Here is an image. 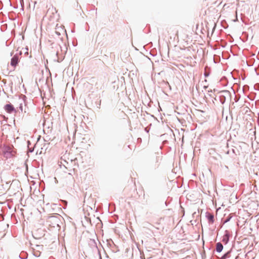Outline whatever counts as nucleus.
<instances>
[{"instance_id":"1","label":"nucleus","mask_w":259,"mask_h":259,"mask_svg":"<svg viewBox=\"0 0 259 259\" xmlns=\"http://www.w3.org/2000/svg\"><path fill=\"white\" fill-rule=\"evenodd\" d=\"M57 10L52 5H50L46 13V16L50 20H53L57 16Z\"/></svg>"},{"instance_id":"2","label":"nucleus","mask_w":259,"mask_h":259,"mask_svg":"<svg viewBox=\"0 0 259 259\" xmlns=\"http://www.w3.org/2000/svg\"><path fill=\"white\" fill-rule=\"evenodd\" d=\"M19 62V57L17 55H14L11 60V65L15 67Z\"/></svg>"},{"instance_id":"3","label":"nucleus","mask_w":259,"mask_h":259,"mask_svg":"<svg viewBox=\"0 0 259 259\" xmlns=\"http://www.w3.org/2000/svg\"><path fill=\"white\" fill-rule=\"evenodd\" d=\"M4 108L5 110L9 113H11L15 110L14 107L11 104L6 105Z\"/></svg>"},{"instance_id":"4","label":"nucleus","mask_w":259,"mask_h":259,"mask_svg":"<svg viewBox=\"0 0 259 259\" xmlns=\"http://www.w3.org/2000/svg\"><path fill=\"white\" fill-rule=\"evenodd\" d=\"M223 248V246L222 244V243L219 242L217 244L216 250L218 252H221Z\"/></svg>"},{"instance_id":"5","label":"nucleus","mask_w":259,"mask_h":259,"mask_svg":"<svg viewBox=\"0 0 259 259\" xmlns=\"http://www.w3.org/2000/svg\"><path fill=\"white\" fill-rule=\"evenodd\" d=\"M207 219L208 220V222L209 223H213V221H214V216L213 215L211 214H208L207 215Z\"/></svg>"},{"instance_id":"6","label":"nucleus","mask_w":259,"mask_h":259,"mask_svg":"<svg viewBox=\"0 0 259 259\" xmlns=\"http://www.w3.org/2000/svg\"><path fill=\"white\" fill-rule=\"evenodd\" d=\"M228 77L230 78H232V79L233 78V75L232 74V72H231L230 73V74L228 75Z\"/></svg>"},{"instance_id":"7","label":"nucleus","mask_w":259,"mask_h":259,"mask_svg":"<svg viewBox=\"0 0 259 259\" xmlns=\"http://www.w3.org/2000/svg\"><path fill=\"white\" fill-rule=\"evenodd\" d=\"M228 94H229V95H230V99L231 100L232 99V94L231 93H230V92L229 91H228Z\"/></svg>"},{"instance_id":"8","label":"nucleus","mask_w":259,"mask_h":259,"mask_svg":"<svg viewBox=\"0 0 259 259\" xmlns=\"http://www.w3.org/2000/svg\"><path fill=\"white\" fill-rule=\"evenodd\" d=\"M57 28H56V30H55V32L56 34H57L58 35H60V32H58L57 30Z\"/></svg>"},{"instance_id":"9","label":"nucleus","mask_w":259,"mask_h":259,"mask_svg":"<svg viewBox=\"0 0 259 259\" xmlns=\"http://www.w3.org/2000/svg\"><path fill=\"white\" fill-rule=\"evenodd\" d=\"M26 52L25 53V54L26 55H28V49L27 48H26Z\"/></svg>"},{"instance_id":"10","label":"nucleus","mask_w":259,"mask_h":259,"mask_svg":"<svg viewBox=\"0 0 259 259\" xmlns=\"http://www.w3.org/2000/svg\"><path fill=\"white\" fill-rule=\"evenodd\" d=\"M8 151H9L8 148H7V150H4V152L5 153L6 151L8 152Z\"/></svg>"},{"instance_id":"11","label":"nucleus","mask_w":259,"mask_h":259,"mask_svg":"<svg viewBox=\"0 0 259 259\" xmlns=\"http://www.w3.org/2000/svg\"><path fill=\"white\" fill-rule=\"evenodd\" d=\"M226 256H227V253L223 255V259H225Z\"/></svg>"},{"instance_id":"12","label":"nucleus","mask_w":259,"mask_h":259,"mask_svg":"<svg viewBox=\"0 0 259 259\" xmlns=\"http://www.w3.org/2000/svg\"><path fill=\"white\" fill-rule=\"evenodd\" d=\"M231 89L232 90V91H233V95H234L235 94V92H234L232 87H231Z\"/></svg>"},{"instance_id":"13","label":"nucleus","mask_w":259,"mask_h":259,"mask_svg":"<svg viewBox=\"0 0 259 259\" xmlns=\"http://www.w3.org/2000/svg\"><path fill=\"white\" fill-rule=\"evenodd\" d=\"M6 148H8V149H9V151H10V150H11V148L10 147H6Z\"/></svg>"},{"instance_id":"14","label":"nucleus","mask_w":259,"mask_h":259,"mask_svg":"<svg viewBox=\"0 0 259 259\" xmlns=\"http://www.w3.org/2000/svg\"><path fill=\"white\" fill-rule=\"evenodd\" d=\"M231 217H230V218H228V220H227V221H228V222H229V220H230V219H231Z\"/></svg>"},{"instance_id":"15","label":"nucleus","mask_w":259,"mask_h":259,"mask_svg":"<svg viewBox=\"0 0 259 259\" xmlns=\"http://www.w3.org/2000/svg\"><path fill=\"white\" fill-rule=\"evenodd\" d=\"M34 234L35 235H36V232H34Z\"/></svg>"}]
</instances>
